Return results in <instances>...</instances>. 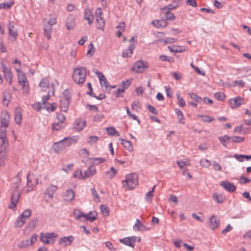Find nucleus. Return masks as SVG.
Here are the masks:
<instances>
[{
	"mask_svg": "<svg viewBox=\"0 0 251 251\" xmlns=\"http://www.w3.org/2000/svg\"><path fill=\"white\" fill-rule=\"evenodd\" d=\"M13 63H18V66H15L19 84L25 94H27L29 91V84L26 75L21 70V62L17 59L13 60Z\"/></svg>",
	"mask_w": 251,
	"mask_h": 251,
	"instance_id": "obj_1",
	"label": "nucleus"
},
{
	"mask_svg": "<svg viewBox=\"0 0 251 251\" xmlns=\"http://www.w3.org/2000/svg\"><path fill=\"white\" fill-rule=\"evenodd\" d=\"M8 28L9 36L13 38V41H16L18 36V29L16 26V24L13 21L9 22Z\"/></svg>",
	"mask_w": 251,
	"mask_h": 251,
	"instance_id": "obj_12",
	"label": "nucleus"
},
{
	"mask_svg": "<svg viewBox=\"0 0 251 251\" xmlns=\"http://www.w3.org/2000/svg\"><path fill=\"white\" fill-rule=\"evenodd\" d=\"M30 246L27 239L20 242L18 245V246L20 248H27Z\"/></svg>",
	"mask_w": 251,
	"mask_h": 251,
	"instance_id": "obj_64",
	"label": "nucleus"
},
{
	"mask_svg": "<svg viewBox=\"0 0 251 251\" xmlns=\"http://www.w3.org/2000/svg\"><path fill=\"white\" fill-rule=\"evenodd\" d=\"M234 157L239 161L242 162L243 161V159L244 158H245L247 160L251 159V155L235 154L234 155Z\"/></svg>",
	"mask_w": 251,
	"mask_h": 251,
	"instance_id": "obj_52",
	"label": "nucleus"
},
{
	"mask_svg": "<svg viewBox=\"0 0 251 251\" xmlns=\"http://www.w3.org/2000/svg\"><path fill=\"white\" fill-rule=\"evenodd\" d=\"M27 183L24 188L23 191L28 193L32 191L34 187L38 184V180L33 174H28L26 176Z\"/></svg>",
	"mask_w": 251,
	"mask_h": 251,
	"instance_id": "obj_4",
	"label": "nucleus"
},
{
	"mask_svg": "<svg viewBox=\"0 0 251 251\" xmlns=\"http://www.w3.org/2000/svg\"><path fill=\"white\" fill-rule=\"evenodd\" d=\"M48 25L50 26L55 25L57 23V17L55 15L50 14L49 19L47 22Z\"/></svg>",
	"mask_w": 251,
	"mask_h": 251,
	"instance_id": "obj_42",
	"label": "nucleus"
},
{
	"mask_svg": "<svg viewBox=\"0 0 251 251\" xmlns=\"http://www.w3.org/2000/svg\"><path fill=\"white\" fill-rule=\"evenodd\" d=\"M96 51V49L94 47V44L93 43H90V44L88 46V50L87 52V55L88 57H91L92 55L94 54Z\"/></svg>",
	"mask_w": 251,
	"mask_h": 251,
	"instance_id": "obj_43",
	"label": "nucleus"
},
{
	"mask_svg": "<svg viewBox=\"0 0 251 251\" xmlns=\"http://www.w3.org/2000/svg\"><path fill=\"white\" fill-rule=\"evenodd\" d=\"M213 103L212 100L207 98V97H204L201 98V100L199 102L200 104H205L207 105H211Z\"/></svg>",
	"mask_w": 251,
	"mask_h": 251,
	"instance_id": "obj_53",
	"label": "nucleus"
},
{
	"mask_svg": "<svg viewBox=\"0 0 251 251\" xmlns=\"http://www.w3.org/2000/svg\"><path fill=\"white\" fill-rule=\"evenodd\" d=\"M31 215V211L29 209L25 210L20 215L23 218L26 220Z\"/></svg>",
	"mask_w": 251,
	"mask_h": 251,
	"instance_id": "obj_62",
	"label": "nucleus"
},
{
	"mask_svg": "<svg viewBox=\"0 0 251 251\" xmlns=\"http://www.w3.org/2000/svg\"><path fill=\"white\" fill-rule=\"evenodd\" d=\"M8 153H0V166H4L7 158Z\"/></svg>",
	"mask_w": 251,
	"mask_h": 251,
	"instance_id": "obj_49",
	"label": "nucleus"
},
{
	"mask_svg": "<svg viewBox=\"0 0 251 251\" xmlns=\"http://www.w3.org/2000/svg\"><path fill=\"white\" fill-rule=\"evenodd\" d=\"M53 149L56 152H59L65 149L61 141L53 144Z\"/></svg>",
	"mask_w": 251,
	"mask_h": 251,
	"instance_id": "obj_39",
	"label": "nucleus"
},
{
	"mask_svg": "<svg viewBox=\"0 0 251 251\" xmlns=\"http://www.w3.org/2000/svg\"><path fill=\"white\" fill-rule=\"evenodd\" d=\"M25 222V220L21 216H20L16 220L14 226L15 227H22Z\"/></svg>",
	"mask_w": 251,
	"mask_h": 251,
	"instance_id": "obj_44",
	"label": "nucleus"
},
{
	"mask_svg": "<svg viewBox=\"0 0 251 251\" xmlns=\"http://www.w3.org/2000/svg\"><path fill=\"white\" fill-rule=\"evenodd\" d=\"M56 122L64 125V123L66 120L65 116L61 113L58 114L56 116Z\"/></svg>",
	"mask_w": 251,
	"mask_h": 251,
	"instance_id": "obj_59",
	"label": "nucleus"
},
{
	"mask_svg": "<svg viewBox=\"0 0 251 251\" xmlns=\"http://www.w3.org/2000/svg\"><path fill=\"white\" fill-rule=\"evenodd\" d=\"M44 108L46 109L48 111H54L57 108V105L55 103H52L50 104L45 105Z\"/></svg>",
	"mask_w": 251,
	"mask_h": 251,
	"instance_id": "obj_50",
	"label": "nucleus"
},
{
	"mask_svg": "<svg viewBox=\"0 0 251 251\" xmlns=\"http://www.w3.org/2000/svg\"><path fill=\"white\" fill-rule=\"evenodd\" d=\"M75 197V192L72 190H67L64 194V199L66 201H71Z\"/></svg>",
	"mask_w": 251,
	"mask_h": 251,
	"instance_id": "obj_34",
	"label": "nucleus"
},
{
	"mask_svg": "<svg viewBox=\"0 0 251 251\" xmlns=\"http://www.w3.org/2000/svg\"><path fill=\"white\" fill-rule=\"evenodd\" d=\"M84 18L88 21L89 25H91L94 19L93 11L90 9H86L84 12Z\"/></svg>",
	"mask_w": 251,
	"mask_h": 251,
	"instance_id": "obj_26",
	"label": "nucleus"
},
{
	"mask_svg": "<svg viewBox=\"0 0 251 251\" xmlns=\"http://www.w3.org/2000/svg\"><path fill=\"white\" fill-rule=\"evenodd\" d=\"M22 112L21 108H17L16 109L15 113V121L17 124L20 125L22 122Z\"/></svg>",
	"mask_w": 251,
	"mask_h": 251,
	"instance_id": "obj_30",
	"label": "nucleus"
},
{
	"mask_svg": "<svg viewBox=\"0 0 251 251\" xmlns=\"http://www.w3.org/2000/svg\"><path fill=\"white\" fill-rule=\"evenodd\" d=\"M74 240V237L72 235L68 237H61L58 240V244L62 246H68L72 245Z\"/></svg>",
	"mask_w": 251,
	"mask_h": 251,
	"instance_id": "obj_15",
	"label": "nucleus"
},
{
	"mask_svg": "<svg viewBox=\"0 0 251 251\" xmlns=\"http://www.w3.org/2000/svg\"><path fill=\"white\" fill-rule=\"evenodd\" d=\"M134 228L138 231H147L150 230L151 228L147 227L139 219H136Z\"/></svg>",
	"mask_w": 251,
	"mask_h": 251,
	"instance_id": "obj_21",
	"label": "nucleus"
},
{
	"mask_svg": "<svg viewBox=\"0 0 251 251\" xmlns=\"http://www.w3.org/2000/svg\"><path fill=\"white\" fill-rule=\"evenodd\" d=\"M136 241V236H132L130 237H126L120 239V242L123 244L131 247H134Z\"/></svg>",
	"mask_w": 251,
	"mask_h": 251,
	"instance_id": "obj_17",
	"label": "nucleus"
},
{
	"mask_svg": "<svg viewBox=\"0 0 251 251\" xmlns=\"http://www.w3.org/2000/svg\"><path fill=\"white\" fill-rule=\"evenodd\" d=\"M198 117L201 120V121L205 123H210L214 120L213 118L208 115H199Z\"/></svg>",
	"mask_w": 251,
	"mask_h": 251,
	"instance_id": "obj_45",
	"label": "nucleus"
},
{
	"mask_svg": "<svg viewBox=\"0 0 251 251\" xmlns=\"http://www.w3.org/2000/svg\"><path fill=\"white\" fill-rule=\"evenodd\" d=\"M86 126V122L84 120L79 119L75 121L74 127L78 131L81 130Z\"/></svg>",
	"mask_w": 251,
	"mask_h": 251,
	"instance_id": "obj_27",
	"label": "nucleus"
},
{
	"mask_svg": "<svg viewBox=\"0 0 251 251\" xmlns=\"http://www.w3.org/2000/svg\"><path fill=\"white\" fill-rule=\"evenodd\" d=\"M91 160L92 161L93 163L95 165H98L101 163L104 162L105 161V159L104 158L100 157L93 158H91Z\"/></svg>",
	"mask_w": 251,
	"mask_h": 251,
	"instance_id": "obj_63",
	"label": "nucleus"
},
{
	"mask_svg": "<svg viewBox=\"0 0 251 251\" xmlns=\"http://www.w3.org/2000/svg\"><path fill=\"white\" fill-rule=\"evenodd\" d=\"M6 130L0 133V153H8V142L6 137Z\"/></svg>",
	"mask_w": 251,
	"mask_h": 251,
	"instance_id": "obj_6",
	"label": "nucleus"
},
{
	"mask_svg": "<svg viewBox=\"0 0 251 251\" xmlns=\"http://www.w3.org/2000/svg\"><path fill=\"white\" fill-rule=\"evenodd\" d=\"M213 198L219 203H223L225 200V198L223 195L219 194L217 193H214L213 194Z\"/></svg>",
	"mask_w": 251,
	"mask_h": 251,
	"instance_id": "obj_38",
	"label": "nucleus"
},
{
	"mask_svg": "<svg viewBox=\"0 0 251 251\" xmlns=\"http://www.w3.org/2000/svg\"><path fill=\"white\" fill-rule=\"evenodd\" d=\"M155 188V186H154L152 188L151 190L146 194L145 200L149 202H151L152 201Z\"/></svg>",
	"mask_w": 251,
	"mask_h": 251,
	"instance_id": "obj_48",
	"label": "nucleus"
},
{
	"mask_svg": "<svg viewBox=\"0 0 251 251\" xmlns=\"http://www.w3.org/2000/svg\"><path fill=\"white\" fill-rule=\"evenodd\" d=\"M244 103V99L237 97L229 100V104L231 108L234 109Z\"/></svg>",
	"mask_w": 251,
	"mask_h": 251,
	"instance_id": "obj_14",
	"label": "nucleus"
},
{
	"mask_svg": "<svg viewBox=\"0 0 251 251\" xmlns=\"http://www.w3.org/2000/svg\"><path fill=\"white\" fill-rule=\"evenodd\" d=\"M153 25L157 28L165 27L168 23L165 20H155L152 22Z\"/></svg>",
	"mask_w": 251,
	"mask_h": 251,
	"instance_id": "obj_28",
	"label": "nucleus"
},
{
	"mask_svg": "<svg viewBox=\"0 0 251 251\" xmlns=\"http://www.w3.org/2000/svg\"><path fill=\"white\" fill-rule=\"evenodd\" d=\"M177 165L181 169L183 168L184 166H190V163H189V160H187L186 161H183L181 160H178L176 162Z\"/></svg>",
	"mask_w": 251,
	"mask_h": 251,
	"instance_id": "obj_61",
	"label": "nucleus"
},
{
	"mask_svg": "<svg viewBox=\"0 0 251 251\" xmlns=\"http://www.w3.org/2000/svg\"><path fill=\"white\" fill-rule=\"evenodd\" d=\"M73 214L76 219L83 221L82 220V218H84V214L81 212L79 210L77 209H75L73 211Z\"/></svg>",
	"mask_w": 251,
	"mask_h": 251,
	"instance_id": "obj_41",
	"label": "nucleus"
},
{
	"mask_svg": "<svg viewBox=\"0 0 251 251\" xmlns=\"http://www.w3.org/2000/svg\"><path fill=\"white\" fill-rule=\"evenodd\" d=\"M130 45L127 49L125 50L123 53V57H130L133 54V51L135 48L136 44V40L134 36L132 37L130 40Z\"/></svg>",
	"mask_w": 251,
	"mask_h": 251,
	"instance_id": "obj_11",
	"label": "nucleus"
},
{
	"mask_svg": "<svg viewBox=\"0 0 251 251\" xmlns=\"http://www.w3.org/2000/svg\"><path fill=\"white\" fill-rule=\"evenodd\" d=\"M159 59L163 61H167L169 62H174V59L173 58L168 56L165 55H161L159 56Z\"/></svg>",
	"mask_w": 251,
	"mask_h": 251,
	"instance_id": "obj_60",
	"label": "nucleus"
},
{
	"mask_svg": "<svg viewBox=\"0 0 251 251\" xmlns=\"http://www.w3.org/2000/svg\"><path fill=\"white\" fill-rule=\"evenodd\" d=\"M19 188L20 186L17 185L13 190L11 198V202L9 205V208L10 209L15 210L16 208L21 195L19 191Z\"/></svg>",
	"mask_w": 251,
	"mask_h": 251,
	"instance_id": "obj_8",
	"label": "nucleus"
},
{
	"mask_svg": "<svg viewBox=\"0 0 251 251\" xmlns=\"http://www.w3.org/2000/svg\"><path fill=\"white\" fill-rule=\"evenodd\" d=\"M103 13L100 8L97 9L96 11V18L97 28L102 30L104 26L105 22L102 17Z\"/></svg>",
	"mask_w": 251,
	"mask_h": 251,
	"instance_id": "obj_9",
	"label": "nucleus"
},
{
	"mask_svg": "<svg viewBox=\"0 0 251 251\" xmlns=\"http://www.w3.org/2000/svg\"><path fill=\"white\" fill-rule=\"evenodd\" d=\"M178 6L177 2L174 1L172 4H169L167 7L161 9L162 14L165 15L166 20L174 21L175 19L174 15L170 12V10L175 9Z\"/></svg>",
	"mask_w": 251,
	"mask_h": 251,
	"instance_id": "obj_5",
	"label": "nucleus"
},
{
	"mask_svg": "<svg viewBox=\"0 0 251 251\" xmlns=\"http://www.w3.org/2000/svg\"><path fill=\"white\" fill-rule=\"evenodd\" d=\"M73 177L79 179H84V174L81 169L76 170L74 173Z\"/></svg>",
	"mask_w": 251,
	"mask_h": 251,
	"instance_id": "obj_46",
	"label": "nucleus"
},
{
	"mask_svg": "<svg viewBox=\"0 0 251 251\" xmlns=\"http://www.w3.org/2000/svg\"><path fill=\"white\" fill-rule=\"evenodd\" d=\"M57 189V186L56 185H51L48 187L44 193L46 199H52Z\"/></svg>",
	"mask_w": 251,
	"mask_h": 251,
	"instance_id": "obj_16",
	"label": "nucleus"
},
{
	"mask_svg": "<svg viewBox=\"0 0 251 251\" xmlns=\"http://www.w3.org/2000/svg\"><path fill=\"white\" fill-rule=\"evenodd\" d=\"M138 177L133 173L126 176V179L122 181V186L126 190L134 189L138 185Z\"/></svg>",
	"mask_w": 251,
	"mask_h": 251,
	"instance_id": "obj_2",
	"label": "nucleus"
},
{
	"mask_svg": "<svg viewBox=\"0 0 251 251\" xmlns=\"http://www.w3.org/2000/svg\"><path fill=\"white\" fill-rule=\"evenodd\" d=\"M220 219L218 217L216 216H212L209 220L210 228L213 230L215 229L218 227L220 225Z\"/></svg>",
	"mask_w": 251,
	"mask_h": 251,
	"instance_id": "obj_22",
	"label": "nucleus"
},
{
	"mask_svg": "<svg viewBox=\"0 0 251 251\" xmlns=\"http://www.w3.org/2000/svg\"><path fill=\"white\" fill-rule=\"evenodd\" d=\"M100 209L104 216H107L109 215V209L105 205L102 204L100 206Z\"/></svg>",
	"mask_w": 251,
	"mask_h": 251,
	"instance_id": "obj_58",
	"label": "nucleus"
},
{
	"mask_svg": "<svg viewBox=\"0 0 251 251\" xmlns=\"http://www.w3.org/2000/svg\"><path fill=\"white\" fill-rule=\"evenodd\" d=\"M97 171L94 166H91L83 173L84 179L90 177L96 174Z\"/></svg>",
	"mask_w": 251,
	"mask_h": 251,
	"instance_id": "obj_24",
	"label": "nucleus"
},
{
	"mask_svg": "<svg viewBox=\"0 0 251 251\" xmlns=\"http://www.w3.org/2000/svg\"><path fill=\"white\" fill-rule=\"evenodd\" d=\"M99 137L96 136H90L88 137L87 143L89 145H93L97 143Z\"/></svg>",
	"mask_w": 251,
	"mask_h": 251,
	"instance_id": "obj_51",
	"label": "nucleus"
},
{
	"mask_svg": "<svg viewBox=\"0 0 251 251\" xmlns=\"http://www.w3.org/2000/svg\"><path fill=\"white\" fill-rule=\"evenodd\" d=\"M50 85V81L48 78H43L39 84V87L42 91H46Z\"/></svg>",
	"mask_w": 251,
	"mask_h": 251,
	"instance_id": "obj_32",
	"label": "nucleus"
},
{
	"mask_svg": "<svg viewBox=\"0 0 251 251\" xmlns=\"http://www.w3.org/2000/svg\"><path fill=\"white\" fill-rule=\"evenodd\" d=\"M117 173V170L113 167H111L110 169L106 172V174L108 178H112L116 176Z\"/></svg>",
	"mask_w": 251,
	"mask_h": 251,
	"instance_id": "obj_40",
	"label": "nucleus"
},
{
	"mask_svg": "<svg viewBox=\"0 0 251 251\" xmlns=\"http://www.w3.org/2000/svg\"><path fill=\"white\" fill-rule=\"evenodd\" d=\"M64 126V125L57 122H55L54 124H52V128L53 130H59L63 128Z\"/></svg>",
	"mask_w": 251,
	"mask_h": 251,
	"instance_id": "obj_56",
	"label": "nucleus"
},
{
	"mask_svg": "<svg viewBox=\"0 0 251 251\" xmlns=\"http://www.w3.org/2000/svg\"><path fill=\"white\" fill-rule=\"evenodd\" d=\"M64 139L65 140L66 142L69 147L76 143L79 139V138L78 136H74L72 137H66L64 138Z\"/></svg>",
	"mask_w": 251,
	"mask_h": 251,
	"instance_id": "obj_33",
	"label": "nucleus"
},
{
	"mask_svg": "<svg viewBox=\"0 0 251 251\" xmlns=\"http://www.w3.org/2000/svg\"><path fill=\"white\" fill-rule=\"evenodd\" d=\"M117 29H118L117 31V35L118 37L121 36L122 33L125 31L126 25L125 24L124 22L120 23L117 26Z\"/></svg>",
	"mask_w": 251,
	"mask_h": 251,
	"instance_id": "obj_37",
	"label": "nucleus"
},
{
	"mask_svg": "<svg viewBox=\"0 0 251 251\" xmlns=\"http://www.w3.org/2000/svg\"><path fill=\"white\" fill-rule=\"evenodd\" d=\"M84 218L86 221L90 222H93L98 218V214L96 211H91L87 214H84Z\"/></svg>",
	"mask_w": 251,
	"mask_h": 251,
	"instance_id": "obj_25",
	"label": "nucleus"
},
{
	"mask_svg": "<svg viewBox=\"0 0 251 251\" xmlns=\"http://www.w3.org/2000/svg\"><path fill=\"white\" fill-rule=\"evenodd\" d=\"M86 72L84 68H76L73 74V79L77 84H82L86 79Z\"/></svg>",
	"mask_w": 251,
	"mask_h": 251,
	"instance_id": "obj_3",
	"label": "nucleus"
},
{
	"mask_svg": "<svg viewBox=\"0 0 251 251\" xmlns=\"http://www.w3.org/2000/svg\"><path fill=\"white\" fill-rule=\"evenodd\" d=\"M106 131L107 132V133L110 136H120V133H119V132H118L113 127H107L106 128Z\"/></svg>",
	"mask_w": 251,
	"mask_h": 251,
	"instance_id": "obj_47",
	"label": "nucleus"
},
{
	"mask_svg": "<svg viewBox=\"0 0 251 251\" xmlns=\"http://www.w3.org/2000/svg\"><path fill=\"white\" fill-rule=\"evenodd\" d=\"M75 26V19L72 16L68 17L66 23V26L68 30H71Z\"/></svg>",
	"mask_w": 251,
	"mask_h": 251,
	"instance_id": "obj_31",
	"label": "nucleus"
},
{
	"mask_svg": "<svg viewBox=\"0 0 251 251\" xmlns=\"http://www.w3.org/2000/svg\"><path fill=\"white\" fill-rule=\"evenodd\" d=\"M2 70L4 73V77L6 80L11 83L12 80V75L10 69L6 68L5 66L2 65Z\"/></svg>",
	"mask_w": 251,
	"mask_h": 251,
	"instance_id": "obj_20",
	"label": "nucleus"
},
{
	"mask_svg": "<svg viewBox=\"0 0 251 251\" xmlns=\"http://www.w3.org/2000/svg\"><path fill=\"white\" fill-rule=\"evenodd\" d=\"M175 111L177 114V118L178 119V123L184 124V122L182 121L183 119V114L182 111L178 109H176Z\"/></svg>",
	"mask_w": 251,
	"mask_h": 251,
	"instance_id": "obj_55",
	"label": "nucleus"
},
{
	"mask_svg": "<svg viewBox=\"0 0 251 251\" xmlns=\"http://www.w3.org/2000/svg\"><path fill=\"white\" fill-rule=\"evenodd\" d=\"M10 116L7 111H3L1 116V126L7 127L9 126Z\"/></svg>",
	"mask_w": 251,
	"mask_h": 251,
	"instance_id": "obj_18",
	"label": "nucleus"
},
{
	"mask_svg": "<svg viewBox=\"0 0 251 251\" xmlns=\"http://www.w3.org/2000/svg\"><path fill=\"white\" fill-rule=\"evenodd\" d=\"M148 68V64L147 62L138 61L133 65L132 70L137 73H141L144 72Z\"/></svg>",
	"mask_w": 251,
	"mask_h": 251,
	"instance_id": "obj_10",
	"label": "nucleus"
},
{
	"mask_svg": "<svg viewBox=\"0 0 251 251\" xmlns=\"http://www.w3.org/2000/svg\"><path fill=\"white\" fill-rule=\"evenodd\" d=\"M57 236L54 233H41L40 239L44 244H53Z\"/></svg>",
	"mask_w": 251,
	"mask_h": 251,
	"instance_id": "obj_7",
	"label": "nucleus"
},
{
	"mask_svg": "<svg viewBox=\"0 0 251 251\" xmlns=\"http://www.w3.org/2000/svg\"><path fill=\"white\" fill-rule=\"evenodd\" d=\"M70 97H62L60 100V108L62 111L67 112L69 103Z\"/></svg>",
	"mask_w": 251,
	"mask_h": 251,
	"instance_id": "obj_19",
	"label": "nucleus"
},
{
	"mask_svg": "<svg viewBox=\"0 0 251 251\" xmlns=\"http://www.w3.org/2000/svg\"><path fill=\"white\" fill-rule=\"evenodd\" d=\"M221 143L225 147H226L227 144L231 143V137L225 135L222 137L218 138Z\"/></svg>",
	"mask_w": 251,
	"mask_h": 251,
	"instance_id": "obj_35",
	"label": "nucleus"
},
{
	"mask_svg": "<svg viewBox=\"0 0 251 251\" xmlns=\"http://www.w3.org/2000/svg\"><path fill=\"white\" fill-rule=\"evenodd\" d=\"M200 163L201 167L206 168H208L211 165L210 162L206 159H201Z\"/></svg>",
	"mask_w": 251,
	"mask_h": 251,
	"instance_id": "obj_54",
	"label": "nucleus"
},
{
	"mask_svg": "<svg viewBox=\"0 0 251 251\" xmlns=\"http://www.w3.org/2000/svg\"><path fill=\"white\" fill-rule=\"evenodd\" d=\"M214 98L218 100L224 101L226 96L223 93L218 92L215 94Z\"/></svg>",
	"mask_w": 251,
	"mask_h": 251,
	"instance_id": "obj_57",
	"label": "nucleus"
},
{
	"mask_svg": "<svg viewBox=\"0 0 251 251\" xmlns=\"http://www.w3.org/2000/svg\"><path fill=\"white\" fill-rule=\"evenodd\" d=\"M168 48L170 51L172 52H181L185 50L184 47L179 46L175 45L173 47L168 46Z\"/></svg>",
	"mask_w": 251,
	"mask_h": 251,
	"instance_id": "obj_36",
	"label": "nucleus"
},
{
	"mask_svg": "<svg viewBox=\"0 0 251 251\" xmlns=\"http://www.w3.org/2000/svg\"><path fill=\"white\" fill-rule=\"evenodd\" d=\"M95 73L99 79L101 87L104 88V90L105 91H108L109 83L105 76L101 72L96 71Z\"/></svg>",
	"mask_w": 251,
	"mask_h": 251,
	"instance_id": "obj_13",
	"label": "nucleus"
},
{
	"mask_svg": "<svg viewBox=\"0 0 251 251\" xmlns=\"http://www.w3.org/2000/svg\"><path fill=\"white\" fill-rule=\"evenodd\" d=\"M221 185L226 191L232 192L236 190V187L231 183L224 181L221 182Z\"/></svg>",
	"mask_w": 251,
	"mask_h": 251,
	"instance_id": "obj_23",
	"label": "nucleus"
},
{
	"mask_svg": "<svg viewBox=\"0 0 251 251\" xmlns=\"http://www.w3.org/2000/svg\"><path fill=\"white\" fill-rule=\"evenodd\" d=\"M119 140L121 141V144L124 147L129 151H132L134 150L133 146L130 142L123 139H120Z\"/></svg>",
	"mask_w": 251,
	"mask_h": 251,
	"instance_id": "obj_29",
	"label": "nucleus"
}]
</instances>
